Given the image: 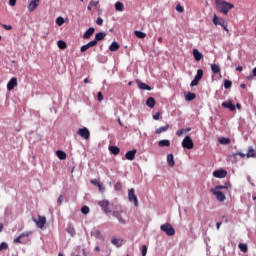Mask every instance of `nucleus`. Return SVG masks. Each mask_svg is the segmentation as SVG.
Listing matches in <instances>:
<instances>
[{
    "label": "nucleus",
    "mask_w": 256,
    "mask_h": 256,
    "mask_svg": "<svg viewBox=\"0 0 256 256\" xmlns=\"http://www.w3.org/2000/svg\"><path fill=\"white\" fill-rule=\"evenodd\" d=\"M197 95L195 93L188 92L185 96L186 101H193Z\"/></svg>",
    "instance_id": "nucleus-33"
},
{
    "label": "nucleus",
    "mask_w": 256,
    "mask_h": 256,
    "mask_svg": "<svg viewBox=\"0 0 256 256\" xmlns=\"http://www.w3.org/2000/svg\"><path fill=\"white\" fill-rule=\"evenodd\" d=\"M222 107H225V109H229L231 111H235V105L231 101H225L222 103Z\"/></svg>",
    "instance_id": "nucleus-19"
},
{
    "label": "nucleus",
    "mask_w": 256,
    "mask_h": 256,
    "mask_svg": "<svg viewBox=\"0 0 256 256\" xmlns=\"http://www.w3.org/2000/svg\"><path fill=\"white\" fill-rule=\"evenodd\" d=\"M238 247H239L240 251H242V253H247V249H248L247 244L240 243L238 245Z\"/></svg>",
    "instance_id": "nucleus-38"
},
{
    "label": "nucleus",
    "mask_w": 256,
    "mask_h": 256,
    "mask_svg": "<svg viewBox=\"0 0 256 256\" xmlns=\"http://www.w3.org/2000/svg\"><path fill=\"white\" fill-rule=\"evenodd\" d=\"M105 37H107V33L105 32L96 33L95 39L92 40V42H96V46H97V43H99V41H103Z\"/></svg>",
    "instance_id": "nucleus-12"
},
{
    "label": "nucleus",
    "mask_w": 256,
    "mask_h": 256,
    "mask_svg": "<svg viewBox=\"0 0 256 256\" xmlns=\"http://www.w3.org/2000/svg\"><path fill=\"white\" fill-rule=\"evenodd\" d=\"M247 157H255V150L253 149V147L249 148V151L247 153Z\"/></svg>",
    "instance_id": "nucleus-40"
},
{
    "label": "nucleus",
    "mask_w": 256,
    "mask_h": 256,
    "mask_svg": "<svg viewBox=\"0 0 256 256\" xmlns=\"http://www.w3.org/2000/svg\"><path fill=\"white\" fill-rule=\"evenodd\" d=\"M240 87H241V89H247V85H245V84H241Z\"/></svg>",
    "instance_id": "nucleus-62"
},
{
    "label": "nucleus",
    "mask_w": 256,
    "mask_h": 256,
    "mask_svg": "<svg viewBox=\"0 0 256 256\" xmlns=\"http://www.w3.org/2000/svg\"><path fill=\"white\" fill-rule=\"evenodd\" d=\"M17 87V78H11L7 84L8 91H13Z\"/></svg>",
    "instance_id": "nucleus-13"
},
{
    "label": "nucleus",
    "mask_w": 256,
    "mask_h": 256,
    "mask_svg": "<svg viewBox=\"0 0 256 256\" xmlns=\"http://www.w3.org/2000/svg\"><path fill=\"white\" fill-rule=\"evenodd\" d=\"M32 221L36 223L39 229H43V227H45V225L47 224V218L41 215L38 216V220L35 218H32Z\"/></svg>",
    "instance_id": "nucleus-5"
},
{
    "label": "nucleus",
    "mask_w": 256,
    "mask_h": 256,
    "mask_svg": "<svg viewBox=\"0 0 256 256\" xmlns=\"http://www.w3.org/2000/svg\"><path fill=\"white\" fill-rule=\"evenodd\" d=\"M96 23H97L98 25H103V18L98 17V18L96 19Z\"/></svg>",
    "instance_id": "nucleus-54"
},
{
    "label": "nucleus",
    "mask_w": 256,
    "mask_h": 256,
    "mask_svg": "<svg viewBox=\"0 0 256 256\" xmlns=\"http://www.w3.org/2000/svg\"><path fill=\"white\" fill-rule=\"evenodd\" d=\"M176 11H178V13H183V11H185V9L183 8V6H181V4H178L176 6Z\"/></svg>",
    "instance_id": "nucleus-46"
},
{
    "label": "nucleus",
    "mask_w": 256,
    "mask_h": 256,
    "mask_svg": "<svg viewBox=\"0 0 256 256\" xmlns=\"http://www.w3.org/2000/svg\"><path fill=\"white\" fill-rule=\"evenodd\" d=\"M57 204H58V205H62V204H63V195H60V196L58 197Z\"/></svg>",
    "instance_id": "nucleus-51"
},
{
    "label": "nucleus",
    "mask_w": 256,
    "mask_h": 256,
    "mask_svg": "<svg viewBox=\"0 0 256 256\" xmlns=\"http://www.w3.org/2000/svg\"><path fill=\"white\" fill-rule=\"evenodd\" d=\"M155 98L153 97H149L147 100H146V105L147 107H149L150 109H153L155 107Z\"/></svg>",
    "instance_id": "nucleus-23"
},
{
    "label": "nucleus",
    "mask_w": 256,
    "mask_h": 256,
    "mask_svg": "<svg viewBox=\"0 0 256 256\" xmlns=\"http://www.w3.org/2000/svg\"><path fill=\"white\" fill-rule=\"evenodd\" d=\"M182 147L184 149H193L195 147V144L193 143V140L190 136H186L182 141Z\"/></svg>",
    "instance_id": "nucleus-6"
},
{
    "label": "nucleus",
    "mask_w": 256,
    "mask_h": 256,
    "mask_svg": "<svg viewBox=\"0 0 256 256\" xmlns=\"http://www.w3.org/2000/svg\"><path fill=\"white\" fill-rule=\"evenodd\" d=\"M97 100L98 101H103V93L102 92H98Z\"/></svg>",
    "instance_id": "nucleus-52"
},
{
    "label": "nucleus",
    "mask_w": 256,
    "mask_h": 256,
    "mask_svg": "<svg viewBox=\"0 0 256 256\" xmlns=\"http://www.w3.org/2000/svg\"><path fill=\"white\" fill-rule=\"evenodd\" d=\"M97 187H98L99 191H101V192L105 191V188H103V185H101V183L97 184Z\"/></svg>",
    "instance_id": "nucleus-57"
},
{
    "label": "nucleus",
    "mask_w": 256,
    "mask_h": 256,
    "mask_svg": "<svg viewBox=\"0 0 256 256\" xmlns=\"http://www.w3.org/2000/svg\"><path fill=\"white\" fill-rule=\"evenodd\" d=\"M3 29H6V31H11L13 29V26L7 25V24H2Z\"/></svg>",
    "instance_id": "nucleus-47"
},
{
    "label": "nucleus",
    "mask_w": 256,
    "mask_h": 256,
    "mask_svg": "<svg viewBox=\"0 0 256 256\" xmlns=\"http://www.w3.org/2000/svg\"><path fill=\"white\" fill-rule=\"evenodd\" d=\"M166 131H169V124H166L165 126H161L160 128L155 130L156 135H161V133H165Z\"/></svg>",
    "instance_id": "nucleus-22"
},
{
    "label": "nucleus",
    "mask_w": 256,
    "mask_h": 256,
    "mask_svg": "<svg viewBox=\"0 0 256 256\" xmlns=\"http://www.w3.org/2000/svg\"><path fill=\"white\" fill-rule=\"evenodd\" d=\"M167 162L169 167H175V160H174L173 154H168Z\"/></svg>",
    "instance_id": "nucleus-27"
},
{
    "label": "nucleus",
    "mask_w": 256,
    "mask_h": 256,
    "mask_svg": "<svg viewBox=\"0 0 256 256\" xmlns=\"http://www.w3.org/2000/svg\"><path fill=\"white\" fill-rule=\"evenodd\" d=\"M30 235H33L32 231L23 232L17 238L14 239L13 243H15V244H25V241H23V238L24 237H29Z\"/></svg>",
    "instance_id": "nucleus-7"
},
{
    "label": "nucleus",
    "mask_w": 256,
    "mask_h": 256,
    "mask_svg": "<svg viewBox=\"0 0 256 256\" xmlns=\"http://www.w3.org/2000/svg\"><path fill=\"white\" fill-rule=\"evenodd\" d=\"M57 45H58L59 49H67V43L63 40H59L57 42Z\"/></svg>",
    "instance_id": "nucleus-36"
},
{
    "label": "nucleus",
    "mask_w": 256,
    "mask_h": 256,
    "mask_svg": "<svg viewBox=\"0 0 256 256\" xmlns=\"http://www.w3.org/2000/svg\"><path fill=\"white\" fill-rule=\"evenodd\" d=\"M211 71H212V73H214V75H217V74L221 73V67H219V65H217V64H212Z\"/></svg>",
    "instance_id": "nucleus-26"
},
{
    "label": "nucleus",
    "mask_w": 256,
    "mask_h": 256,
    "mask_svg": "<svg viewBox=\"0 0 256 256\" xmlns=\"http://www.w3.org/2000/svg\"><path fill=\"white\" fill-rule=\"evenodd\" d=\"M78 135L87 141L89 137H91V132H89V129L87 128H80L78 130Z\"/></svg>",
    "instance_id": "nucleus-10"
},
{
    "label": "nucleus",
    "mask_w": 256,
    "mask_h": 256,
    "mask_svg": "<svg viewBox=\"0 0 256 256\" xmlns=\"http://www.w3.org/2000/svg\"><path fill=\"white\" fill-rule=\"evenodd\" d=\"M139 89H141L142 91H151V86L147 85L146 83H143L139 80L136 81Z\"/></svg>",
    "instance_id": "nucleus-18"
},
{
    "label": "nucleus",
    "mask_w": 256,
    "mask_h": 256,
    "mask_svg": "<svg viewBox=\"0 0 256 256\" xmlns=\"http://www.w3.org/2000/svg\"><path fill=\"white\" fill-rule=\"evenodd\" d=\"M160 229L161 231H163V233H166L168 237H173V235H175V228H173V226L170 223L162 224L160 226Z\"/></svg>",
    "instance_id": "nucleus-3"
},
{
    "label": "nucleus",
    "mask_w": 256,
    "mask_h": 256,
    "mask_svg": "<svg viewBox=\"0 0 256 256\" xmlns=\"http://www.w3.org/2000/svg\"><path fill=\"white\" fill-rule=\"evenodd\" d=\"M199 81L197 78H194L193 81L190 83V87H197L199 85Z\"/></svg>",
    "instance_id": "nucleus-45"
},
{
    "label": "nucleus",
    "mask_w": 256,
    "mask_h": 256,
    "mask_svg": "<svg viewBox=\"0 0 256 256\" xmlns=\"http://www.w3.org/2000/svg\"><path fill=\"white\" fill-rule=\"evenodd\" d=\"M112 216L115 217L121 225H125L127 222L123 219V210L113 211Z\"/></svg>",
    "instance_id": "nucleus-9"
},
{
    "label": "nucleus",
    "mask_w": 256,
    "mask_h": 256,
    "mask_svg": "<svg viewBox=\"0 0 256 256\" xmlns=\"http://www.w3.org/2000/svg\"><path fill=\"white\" fill-rule=\"evenodd\" d=\"M232 85H233V82H231L230 80H225L224 81V87L226 89H231Z\"/></svg>",
    "instance_id": "nucleus-39"
},
{
    "label": "nucleus",
    "mask_w": 256,
    "mask_h": 256,
    "mask_svg": "<svg viewBox=\"0 0 256 256\" xmlns=\"http://www.w3.org/2000/svg\"><path fill=\"white\" fill-rule=\"evenodd\" d=\"M215 5L220 13L227 15L231 9H235V5L231 4L230 2L223 1V0H215Z\"/></svg>",
    "instance_id": "nucleus-1"
},
{
    "label": "nucleus",
    "mask_w": 256,
    "mask_h": 256,
    "mask_svg": "<svg viewBox=\"0 0 256 256\" xmlns=\"http://www.w3.org/2000/svg\"><path fill=\"white\" fill-rule=\"evenodd\" d=\"M226 22V20L224 18H219L217 16V14H214V17H213V24L214 25H220V27H222V25Z\"/></svg>",
    "instance_id": "nucleus-15"
},
{
    "label": "nucleus",
    "mask_w": 256,
    "mask_h": 256,
    "mask_svg": "<svg viewBox=\"0 0 256 256\" xmlns=\"http://www.w3.org/2000/svg\"><path fill=\"white\" fill-rule=\"evenodd\" d=\"M253 76L256 77V67L252 70Z\"/></svg>",
    "instance_id": "nucleus-63"
},
{
    "label": "nucleus",
    "mask_w": 256,
    "mask_h": 256,
    "mask_svg": "<svg viewBox=\"0 0 256 256\" xmlns=\"http://www.w3.org/2000/svg\"><path fill=\"white\" fill-rule=\"evenodd\" d=\"M95 46H96V42L90 41L80 48V52L85 53L88 49H91V47H95Z\"/></svg>",
    "instance_id": "nucleus-17"
},
{
    "label": "nucleus",
    "mask_w": 256,
    "mask_h": 256,
    "mask_svg": "<svg viewBox=\"0 0 256 256\" xmlns=\"http://www.w3.org/2000/svg\"><path fill=\"white\" fill-rule=\"evenodd\" d=\"M109 151L112 155H119V153H121V149H119L117 146H110Z\"/></svg>",
    "instance_id": "nucleus-25"
},
{
    "label": "nucleus",
    "mask_w": 256,
    "mask_h": 256,
    "mask_svg": "<svg viewBox=\"0 0 256 256\" xmlns=\"http://www.w3.org/2000/svg\"><path fill=\"white\" fill-rule=\"evenodd\" d=\"M95 33V28L90 27L83 35V39H91V36Z\"/></svg>",
    "instance_id": "nucleus-20"
},
{
    "label": "nucleus",
    "mask_w": 256,
    "mask_h": 256,
    "mask_svg": "<svg viewBox=\"0 0 256 256\" xmlns=\"http://www.w3.org/2000/svg\"><path fill=\"white\" fill-rule=\"evenodd\" d=\"M89 208H88V206H83L82 208H81V213H83V215H89Z\"/></svg>",
    "instance_id": "nucleus-41"
},
{
    "label": "nucleus",
    "mask_w": 256,
    "mask_h": 256,
    "mask_svg": "<svg viewBox=\"0 0 256 256\" xmlns=\"http://www.w3.org/2000/svg\"><path fill=\"white\" fill-rule=\"evenodd\" d=\"M142 256H147V246L146 245L142 246Z\"/></svg>",
    "instance_id": "nucleus-48"
},
{
    "label": "nucleus",
    "mask_w": 256,
    "mask_h": 256,
    "mask_svg": "<svg viewBox=\"0 0 256 256\" xmlns=\"http://www.w3.org/2000/svg\"><path fill=\"white\" fill-rule=\"evenodd\" d=\"M56 23L59 25V27H61V25H63V23H65V19H63V17H58L56 19Z\"/></svg>",
    "instance_id": "nucleus-42"
},
{
    "label": "nucleus",
    "mask_w": 256,
    "mask_h": 256,
    "mask_svg": "<svg viewBox=\"0 0 256 256\" xmlns=\"http://www.w3.org/2000/svg\"><path fill=\"white\" fill-rule=\"evenodd\" d=\"M90 183H92V185H96V187H97V184H100L99 182H97V180H91Z\"/></svg>",
    "instance_id": "nucleus-59"
},
{
    "label": "nucleus",
    "mask_w": 256,
    "mask_h": 256,
    "mask_svg": "<svg viewBox=\"0 0 256 256\" xmlns=\"http://www.w3.org/2000/svg\"><path fill=\"white\" fill-rule=\"evenodd\" d=\"M128 200L130 201V203H134L135 207H139V200L137 199V195H135L134 188L128 190Z\"/></svg>",
    "instance_id": "nucleus-4"
},
{
    "label": "nucleus",
    "mask_w": 256,
    "mask_h": 256,
    "mask_svg": "<svg viewBox=\"0 0 256 256\" xmlns=\"http://www.w3.org/2000/svg\"><path fill=\"white\" fill-rule=\"evenodd\" d=\"M9 5L15 7V5H17V0H9Z\"/></svg>",
    "instance_id": "nucleus-53"
},
{
    "label": "nucleus",
    "mask_w": 256,
    "mask_h": 256,
    "mask_svg": "<svg viewBox=\"0 0 256 256\" xmlns=\"http://www.w3.org/2000/svg\"><path fill=\"white\" fill-rule=\"evenodd\" d=\"M236 71H239L241 73V71H243V66L236 67Z\"/></svg>",
    "instance_id": "nucleus-60"
},
{
    "label": "nucleus",
    "mask_w": 256,
    "mask_h": 256,
    "mask_svg": "<svg viewBox=\"0 0 256 256\" xmlns=\"http://www.w3.org/2000/svg\"><path fill=\"white\" fill-rule=\"evenodd\" d=\"M193 57H194L195 61H201L203 59V54L201 52H199V50L194 49Z\"/></svg>",
    "instance_id": "nucleus-21"
},
{
    "label": "nucleus",
    "mask_w": 256,
    "mask_h": 256,
    "mask_svg": "<svg viewBox=\"0 0 256 256\" xmlns=\"http://www.w3.org/2000/svg\"><path fill=\"white\" fill-rule=\"evenodd\" d=\"M213 177H216V179H225V177H227V171L216 170L213 172Z\"/></svg>",
    "instance_id": "nucleus-11"
},
{
    "label": "nucleus",
    "mask_w": 256,
    "mask_h": 256,
    "mask_svg": "<svg viewBox=\"0 0 256 256\" xmlns=\"http://www.w3.org/2000/svg\"><path fill=\"white\" fill-rule=\"evenodd\" d=\"M68 233H70L73 236L75 234V228L68 229Z\"/></svg>",
    "instance_id": "nucleus-58"
},
{
    "label": "nucleus",
    "mask_w": 256,
    "mask_h": 256,
    "mask_svg": "<svg viewBox=\"0 0 256 256\" xmlns=\"http://www.w3.org/2000/svg\"><path fill=\"white\" fill-rule=\"evenodd\" d=\"M222 29H224V31L229 32V28H227V21L222 25Z\"/></svg>",
    "instance_id": "nucleus-56"
},
{
    "label": "nucleus",
    "mask_w": 256,
    "mask_h": 256,
    "mask_svg": "<svg viewBox=\"0 0 256 256\" xmlns=\"http://www.w3.org/2000/svg\"><path fill=\"white\" fill-rule=\"evenodd\" d=\"M219 143L221 145H229L231 143V139L225 138V137H221V138H219Z\"/></svg>",
    "instance_id": "nucleus-32"
},
{
    "label": "nucleus",
    "mask_w": 256,
    "mask_h": 256,
    "mask_svg": "<svg viewBox=\"0 0 256 256\" xmlns=\"http://www.w3.org/2000/svg\"><path fill=\"white\" fill-rule=\"evenodd\" d=\"M98 205L101 207L104 213H112L108 200H101L98 202Z\"/></svg>",
    "instance_id": "nucleus-8"
},
{
    "label": "nucleus",
    "mask_w": 256,
    "mask_h": 256,
    "mask_svg": "<svg viewBox=\"0 0 256 256\" xmlns=\"http://www.w3.org/2000/svg\"><path fill=\"white\" fill-rule=\"evenodd\" d=\"M134 35H136L138 39H145L147 37V34L139 30L134 31Z\"/></svg>",
    "instance_id": "nucleus-29"
},
{
    "label": "nucleus",
    "mask_w": 256,
    "mask_h": 256,
    "mask_svg": "<svg viewBox=\"0 0 256 256\" xmlns=\"http://www.w3.org/2000/svg\"><path fill=\"white\" fill-rule=\"evenodd\" d=\"M216 227H217V229H220L221 228V222H217Z\"/></svg>",
    "instance_id": "nucleus-61"
},
{
    "label": "nucleus",
    "mask_w": 256,
    "mask_h": 256,
    "mask_svg": "<svg viewBox=\"0 0 256 256\" xmlns=\"http://www.w3.org/2000/svg\"><path fill=\"white\" fill-rule=\"evenodd\" d=\"M194 79H197L198 81H201V80L203 79V70L198 69V70H197V74H196V76L194 77Z\"/></svg>",
    "instance_id": "nucleus-35"
},
{
    "label": "nucleus",
    "mask_w": 256,
    "mask_h": 256,
    "mask_svg": "<svg viewBox=\"0 0 256 256\" xmlns=\"http://www.w3.org/2000/svg\"><path fill=\"white\" fill-rule=\"evenodd\" d=\"M161 116V113L156 112L155 115H153L154 121H159V117Z\"/></svg>",
    "instance_id": "nucleus-49"
},
{
    "label": "nucleus",
    "mask_w": 256,
    "mask_h": 256,
    "mask_svg": "<svg viewBox=\"0 0 256 256\" xmlns=\"http://www.w3.org/2000/svg\"><path fill=\"white\" fill-rule=\"evenodd\" d=\"M5 249H9V245L5 242L0 244V251H4Z\"/></svg>",
    "instance_id": "nucleus-43"
},
{
    "label": "nucleus",
    "mask_w": 256,
    "mask_h": 256,
    "mask_svg": "<svg viewBox=\"0 0 256 256\" xmlns=\"http://www.w3.org/2000/svg\"><path fill=\"white\" fill-rule=\"evenodd\" d=\"M111 243H112V245H115L116 247H121V245H122L121 239L115 238V237H113L111 239Z\"/></svg>",
    "instance_id": "nucleus-31"
},
{
    "label": "nucleus",
    "mask_w": 256,
    "mask_h": 256,
    "mask_svg": "<svg viewBox=\"0 0 256 256\" xmlns=\"http://www.w3.org/2000/svg\"><path fill=\"white\" fill-rule=\"evenodd\" d=\"M233 156H234V157L239 156V157L244 158V157H245V154H243V153H241V152H236L235 154H233Z\"/></svg>",
    "instance_id": "nucleus-55"
},
{
    "label": "nucleus",
    "mask_w": 256,
    "mask_h": 256,
    "mask_svg": "<svg viewBox=\"0 0 256 256\" xmlns=\"http://www.w3.org/2000/svg\"><path fill=\"white\" fill-rule=\"evenodd\" d=\"M185 133V129H180V130H178L177 132H176V135L178 136V137H181V135H183Z\"/></svg>",
    "instance_id": "nucleus-50"
},
{
    "label": "nucleus",
    "mask_w": 256,
    "mask_h": 256,
    "mask_svg": "<svg viewBox=\"0 0 256 256\" xmlns=\"http://www.w3.org/2000/svg\"><path fill=\"white\" fill-rule=\"evenodd\" d=\"M119 47H120L119 43L112 42L109 49H110V51L115 52V51H119Z\"/></svg>",
    "instance_id": "nucleus-30"
},
{
    "label": "nucleus",
    "mask_w": 256,
    "mask_h": 256,
    "mask_svg": "<svg viewBox=\"0 0 256 256\" xmlns=\"http://www.w3.org/2000/svg\"><path fill=\"white\" fill-rule=\"evenodd\" d=\"M115 9H116L117 11H123V9H125V6H124L123 3H121V2H116V3H115Z\"/></svg>",
    "instance_id": "nucleus-37"
},
{
    "label": "nucleus",
    "mask_w": 256,
    "mask_h": 256,
    "mask_svg": "<svg viewBox=\"0 0 256 256\" xmlns=\"http://www.w3.org/2000/svg\"><path fill=\"white\" fill-rule=\"evenodd\" d=\"M94 249H95V251H97V252L101 251V248H99V246H96Z\"/></svg>",
    "instance_id": "nucleus-64"
},
{
    "label": "nucleus",
    "mask_w": 256,
    "mask_h": 256,
    "mask_svg": "<svg viewBox=\"0 0 256 256\" xmlns=\"http://www.w3.org/2000/svg\"><path fill=\"white\" fill-rule=\"evenodd\" d=\"M135 155H137V149L126 152L125 157L128 161H133V159H135Z\"/></svg>",
    "instance_id": "nucleus-16"
},
{
    "label": "nucleus",
    "mask_w": 256,
    "mask_h": 256,
    "mask_svg": "<svg viewBox=\"0 0 256 256\" xmlns=\"http://www.w3.org/2000/svg\"><path fill=\"white\" fill-rule=\"evenodd\" d=\"M92 237H95V239H103V235L101 234V231L95 230L91 233Z\"/></svg>",
    "instance_id": "nucleus-34"
},
{
    "label": "nucleus",
    "mask_w": 256,
    "mask_h": 256,
    "mask_svg": "<svg viewBox=\"0 0 256 256\" xmlns=\"http://www.w3.org/2000/svg\"><path fill=\"white\" fill-rule=\"evenodd\" d=\"M39 1L40 0H32L30 1L29 5H28V10L30 12H33L37 9V7H39Z\"/></svg>",
    "instance_id": "nucleus-14"
},
{
    "label": "nucleus",
    "mask_w": 256,
    "mask_h": 256,
    "mask_svg": "<svg viewBox=\"0 0 256 256\" xmlns=\"http://www.w3.org/2000/svg\"><path fill=\"white\" fill-rule=\"evenodd\" d=\"M158 145L159 147H171V142L169 140H160Z\"/></svg>",
    "instance_id": "nucleus-28"
},
{
    "label": "nucleus",
    "mask_w": 256,
    "mask_h": 256,
    "mask_svg": "<svg viewBox=\"0 0 256 256\" xmlns=\"http://www.w3.org/2000/svg\"><path fill=\"white\" fill-rule=\"evenodd\" d=\"M56 155H57L58 159H60V161H65V159H67V154L65 152H63L62 150H58L56 152Z\"/></svg>",
    "instance_id": "nucleus-24"
},
{
    "label": "nucleus",
    "mask_w": 256,
    "mask_h": 256,
    "mask_svg": "<svg viewBox=\"0 0 256 256\" xmlns=\"http://www.w3.org/2000/svg\"><path fill=\"white\" fill-rule=\"evenodd\" d=\"M89 3H90V7H95V9H97V7H99V1L91 0Z\"/></svg>",
    "instance_id": "nucleus-44"
},
{
    "label": "nucleus",
    "mask_w": 256,
    "mask_h": 256,
    "mask_svg": "<svg viewBox=\"0 0 256 256\" xmlns=\"http://www.w3.org/2000/svg\"><path fill=\"white\" fill-rule=\"evenodd\" d=\"M221 189H227V186L219 185V186H216L215 188H212L210 191L211 193H213V195H215L217 201L223 202L227 199V197L223 192H221Z\"/></svg>",
    "instance_id": "nucleus-2"
}]
</instances>
